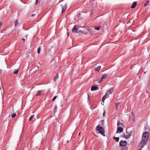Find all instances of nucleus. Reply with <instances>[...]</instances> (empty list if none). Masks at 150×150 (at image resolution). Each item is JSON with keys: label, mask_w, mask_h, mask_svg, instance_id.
Here are the masks:
<instances>
[{"label": "nucleus", "mask_w": 150, "mask_h": 150, "mask_svg": "<svg viewBox=\"0 0 150 150\" xmlns=\"http://www.w3.org/2000/svg\"><path fill=\"white\" fill-rule=\"evenodd\" d=\"M131 136V134L127 132L126 133H123L122 135V137L126 139H128Z\"/></svg>", "instance_id": "20e7f679"}, {"label": "nucleus", "mask_w": 150, "mask_h": 150, "mask_svg": "<svg viewBox=\"0 0 150 150\" xmlns=\"http://www.w3.org/2000/svg\"><path fill=\"white\" fill-rule=\"evenodd\" d=\"M119 144L121 146H124L127 144V142L125 141H121L120 142Z\"/></svg>", "instance_id": "39448f33"}, {"label": "nucleus", "mask_w": 150, "mask_h": 150, "mask_svg": "<svg viewBox=\"0 0 150 150\" xmlns=\"http://www.w3.org/2000/svg\"><path fill=\"white\" fill-rule=\"evenodd\" d=\"M1 86H0V90H1Z\"/></svg>", "instance_id": "58836bf2"}, {"label": "nucleus", "mask_w": 150, "mask_h": 150, "mask_svg": "<svg viewBox=\"0 0 150 150\" xmlns=\"http://www.w3.org/2000/svg\"><path fill=\"white\" fill-rule=\"evenodd\" d=\"M113 138L115 139V140L117 142L119 141V138L118 137H114Z\"/></svg>", "instance_id": "dca6fc26"}, {"label": "nucleus", "mask_w": 150, "mask_h": 150, "mask_svg": "<svg viewBox=\"0 0 150 150\" xmlns=\"http://www.w3.org/2000/svg\"><path fill=\"white\" fill-rule=\"evenodd\" d=\"M37 1H38V0H37V1H36V4H37Z\"/></svg>", "instance_id": "ea45409f"}, {"label": "nucleus", "mask_w": 150, "mask_h": 150, "mask_svg": "<svg viewBox=\"0 0 150 150\" xmlns=\"http://www.w3.org/2000/svg\"><path fill=\"white\" fill-rule=\"evenodd\" d=\"M22 40L24 42H25V39H24V38H23L22 39Z\"/></svg>", "instance_id": "72a5a7b5"}, {"label": "nucleus", "mask_w": 150, "mask_h": 150, "mask_svg": "<svg viewBox=\"0 0 150 150\" xmlns=\"http://www.w3.org/2000/svg\"><path fill=\"white\" fill-rule=\"evenodd\" d=\"M18 71V69H15L14 71L13 74H17Z\"/></svg>", "instance_id": "f3484780"}, {"label": "nucleus", "mask_w": 150, "mask_h": 150, "mask_svg": "<svg viewBox=\"0 0 150 150\" xmlns=\"http://www.w3.org/2000/svg\"><path fill=\"white\" fill-rule=\"evenodd\" d=\"M80 28L79 26H77L76 27V25H75L73 27L72 31V32H75L76 33H81V31L79 30Z\"/></svg>", "instance_id": "7ed1b4c3"}, {"label": "nucleus", "mask_w": 150, "mask_h": 150, "mask_svg": "<svg viewBox=\"0 0 150 150\" xmlns=\"http://www.w3.org/2000/svg\"><path fill=\"white\" fill-rule=\"evenodd\" d=\"M140 146V147L141 148V149H140V150H141V149L143 148V147L144 146L143 145L140 146Z\"/></svg>", "instance_id": "2f4dec72"}, {"label": "nucleus", "mask_w": 150, "mask_h": 150, "mask_svg": "<svg viewBox=\"0 0 150 150\" xmlns=\"http://www.w3.org/2000/svg\"><path fill=\"white\" fill-rule=\"evenodd\" d=\"M100 125H98L96 127V132L104 136L105 135L104 134L105 132L104 129L102 127L100 126Z\"/></svg>", "instance_id": "f03ea898"}, {"label": "nucleus", "mask_w": 150, "mask_h": 150, "mask_svg": "<svg viewBox=\"0 0 150 150\" xmlns=\"http://www.w3.org/2000/svg\"><path fill=\"white\" fill-rule=\"evenodd\" d=\"M57 109V106L56 105L55 106V108H54V112H55V110H56Z\"/></svg>", "instance_id": "c85d7f7f"}, {"label": "nucleus", "mask_w": 150, "mask_h": 150, "mask_svg": "<svg viewBox=\"0 0 150 150\" xmlns=\"http://www.w3.org/2000/svg\"><path fill=\"white\" fill-rule=\"evenodd\" d=\"M34 115H33L31 116L30 117L29 119V121H30L34 117Z\"/></svg>", "instance_id": "aec40b11"}, {"label": "nucleus", "mask_w": 150, "mask_h": 150, "mask_svg": "<svg viewBox=\"0 0 150 150\" xmlns=\"http://www.w3.org/2000/svg\"><path fill=\"white\" fill-rule=\"evenodd\" d=\"M1 72H2V70H1L0 69V74L1 73Z\"/></svg>", "instance_id": "e433bc0d"}, {"label": "nucleus", "mask_w": 150, "mask_h": 150, "mask_svg": "<svg viewBox=\"0 0 150 150\" xmlns=\"http://www.w3.org/2000/svg\"><path fill=\"white\" fill-rule=\"evenodd\" d=\"M103 117H104L105 116V111H104L103 113Z\"/></svg>", "instance_id": "c756f323"}, {"label": "nucleus", "mask_w": 150, "mask_h": 150, "mask_svg": "<svg viewBox=\"0 0 150 150\" xmlns=\"http://www.w3.org/2000/svg\"><path fill=\"white\" fill-rule=\"evenodd\" d=\"M100 28V26L97 27H96L94 29L96 30H98Z\"/></svg>", "instance_id": "a878e982"}, {"label": "nucleus", "mask_w": 150, "mask_h": 150, "mask_svg": "<svg viewBox=\"0 0 150 150\" xmlns=\"http://www.w3.org/2000/svg\"><path fill=\"white\" fill-rule=\"evenodd\" d=\"M2 25V23L1 22L0 23V26H1Z\"/></svg>", "instance_id": "c9c22d12"}, {"label": "nucleus", "mask_w": 150, "mask_h": 150, "mask_svg": "<svg viewBox=\"0 0 150 150\" xmlns=\"http://www.w3.org/2000/svg\"><path fill=\"white\" fill-rule=\"evenodd\" d=\"M35 16V14H32V15H31V17H33V16Z\"/></svg>", "instance_id": "f704fd0d"}, {"label": "nucleus", "mask_w": 150, "mask_h": 150, "mask_svg": "<svg viewBox=\"0 0 150 150\" xmlns=\"http://www.w3.org/2000/svg\"><path fill=\"white\" fill-rule=\"evenodd\" d=\"M137 5V2L136 1L134 2L132 5L131 6V8H134Z\"/></svg>", "instance_id": "9b49d317"}, {"label": "nucleus", "mask_w": 150, "mask_h": 150, "mask_svg": "<svg viewBox=\"0 0 150 150\" xmlns=\"http://www.w3.org/2000/svg\"><path fill=\"white\" fill-rule=\"evenodd\" d=\"M19 24L18 21L17 20H16L15 21V25L16 27Z\"/></svg>", "instance_id": "412c9836"}, {"label": "nucleus", "mask_w": 150, "mask_h": 150, "mask_svg": "<svg viewBox=\"0 0 150 150\" xmlns=\"http://www.w3.org/2000/svg\"><path fill=\"white\" fill-rule=\"evenodd\" d=\"M101 122H102V124H103V120H102V121H101Z\"/></svg>", "instance_id": "4c0bfd02"}, {"label": "nucleus", "mask_w": 150, "mask_h": 150, "mask_svg": "<svg viewBox=\"0 0 150 150\" xmlns=\"http://www.w3.org/2000/svg\"><path fill=\"white\" fill-rule=\"evenodd\" d=\"M120 107V105L119 103L116 104V108L117 110Z\"/></svg>", "instance_id": "a211bd4d"}, {"label": "nucleus", "mask_w": 150, "mask_h": 150, "mask_svg": "<svg viewBox=\"0 0 150 150\" xmlns=\"http://www.w3.org/2000/svg\"><path fill=\"white\" fill-rule=\"evenodd\" d=\"M107 76V74H104L102 75L101 78L102 79H105Z\"/></svg>", "instance_id": "ddd939ff"}, {"label": "nucleus", "mask_w": 150, "mask_h": 150, "mask_svg": "<svg viewBox=\"0 0 150 150\" xmlns=\"http://www.w3.org/2000/svg\"><path fill=\"white\" fill-rule=\"evenodd\" d=\"M105 99L104 98H103V97L102 99V101L104 103V102Z\"/></svg>", "instance_id": "7c9ffc66"}, {"label": "nucleus", "mask_w": 150, "mask_h": 150, "mask_svg": "<svg viewBox=\"0 0 150 150\" xmlns=\"http://www.w3.org/2000/svg\"><path fill=\"white\" fill-rule=\"evenodd\" d=\"M113 88H111L106 93H107L108 95L111 94L113 92Z\"/></svg>", "instance_id": "6e6552de"}, {"label": "nucleus", "mask_w": 150, "mask_h": 150, "mask_svg": "<svg viewBox=\"0 0 150 150\" xmlns=\"http://www.w3.org/2000/svg\"><path fill=\"white\" fill-rule=\"evenodd\" d=\"M131 113H132V116L133 117H134V113H133L132 112H131Z\"/></svg>", "instance_id": "473e14b6"}, {"label": "nucleus", "mask_w": 150, "mask_h": 150, "mask_svg": "<svg viewBox=\"0 0 150 150\" xmlns=\"http://www.w3.org/2000/svg\"><path fill=\"white\" fill-rule=\"evenodd\" d=\"M98 89V87L95 86H93L91 87V91H94Z\"/></svg>", "instance_id": "1a4fd4ad"}, {"label": "nucleus", "mask_w": 150, "mask_h": 150, "mask_svg": "<svg viewBox=\"0 0 150 150\" xmlns=\"http://www.w3.org/2000/svg\"><path fill=\"white\" fill-rule=\"evenodd\" d=\"M61 7L62 9V13L63 12L65 11L67 9V5L66 4H65L64 6H61Z\"/></svg>", "instance_id": "0eeeda50"}, {"label": "nucleus", "mask_w": 150, "mask_h": 150, "mask_svg": "<svg viewBox=\"0 0 150 150\" xmlns=\"http://www.w3.org/2000/svg\"><path fill=\"white\" fill-rule=\"evenodd\" d=\"M149 1H147L145 3L144 6H146L149 3Z\"/></svg>", "instance_id": "393cba45"}, {"label": "nucleus", "mask_w": 150, "mask_h": 150, "mask_svg": "<svg viewBox=\"0 0 150 150\" xmlns=\"http://www.w3.org/2000/svg\"><path fill=\"white\" fill-rule=\"evenodd\" d=\"M108 94L107 93H106L105 95L103 96V98L106 99L108 98Z\"/></svg>", "instance_id": "4468645a"}, {"label": "nucleus", "mask_w": 150, "mask_h": 150, "mask_svg": "<svg viewBox=\"0 0 150 150\" xmlns=\"http://www.w3.org/2000/svg\"><path fill=\"white\" fill-rule=\"evenodd\" d=\"M117 126H120V125H122L121 124H120L119 122H117Z\"/></svg>", "instance_id": "bb28decb"}, {"label": "nucleus", "mask_w": 150, "mask_h": 150, "mask_svg": "<svg viewBox=\"0 0 150 150\" xmlns=\"http://www.w3.org/2000/svg\"><path fill=\"white\" fill-rule=\"evenodd\" d=\"M123 131V129L122 128L120 127H118L117 129V133H120Z\"/></svg>", "instance_id": "423d86ee"}, {"label": "nucleus", "mask_w": 150, "mask_h": 150, "mask_svg": "<svg viewBox=\"0 0 150 150\" xmlns=\"http://www.w3.org/2000/svg\"><path fill=\"white\" fill-rule=\"evenodd\" d=\"M103 79H102V78L101 77V78L100 79H98V83H101V82L102 81Z\"/></svg>", "instance_id": "4be33fe9"}, {"label": "nucleus", "mask_w": 150, "mask_h": 150, "mask_svg": "<svg viewBox=\"0 0 150 150\" xmlns=\"http://www.w3.org/2000/svg\"><path fill=\"white\" fill-rule=\"evenodd\" d=\"M67 35L68 36L69 35V33L68 32L67 33Z\"/></svg>", "instance_id": "a19ab883"}, {"label": "nucleus", "mask_w": 150, "mask_h": 150, "mask_svg": "<svg viewBox=\"0 0 150 150\" xmlns=\"http://www.w3.org/2000/svg\"><path fill=\"white\" fill-rule=\"evenodd\" d=\"M58 79V75L57 73V75H56L54 79V81L55 82Z\"/></svg>", "instance_id": "2eb2a0df"}, {"label": "nucleus", "mask_w": 150, "mask_h": 150, "mask_svg": "<svg viewBox=\"0 0 150 150\" xmlns=\"http://www.w3.org/2000/svg\"><path fill=\"white\" fill-rule=\"evenodd\" d=\"M42 90H39V91H38L36 93L35 96H40V95H41L42 94Z\"/></svg>", "instance_id": "9d476101"}, {"label": "nucleus", "mask_w": 150, "mask_h": 150, "mask_svg": "<svg viewBox=\"0 0 150 150\" xmlns=\"http://www.w3.org/2000/svg\"><path fill=\"white\" fill-rule=\"evenodd\" d=\"M145 132H144L142 134L141 141L140 142V144L141 145H145L147 142L149 137V129L147 125L144 126Z\"/></svg>", "instance_id": "f257e3e1"}, {"label": "nucleus", "mask_w": 150, "mask_h": 150, "mask_svg": "<svg viewBox=\"0 0 150 150\" xmlns=\"http://www.w3.org/2000/svg\"><path fill=\"white\" fill-rule=\"evenodd\" d=\"M87 30L88 31L90 32L91 33V32H92V28H88L87 29Z\"/></svg>", "instance_id": "b1692460"}, {"label": "nucleus", "mask_w": 150, "mask_h": 150, "mask_svg": "<svg viewBox=\"0 0 150 150\" xmlns=\"http://www.w3.org/2000/svg\"><path fill=\"white\" fill-rule=\"evenodd\" d=\"M11 115L12 117L13 118L16 116V114L15 113H13V114H11Z\"/></svg>", "instance_id": "5701e85b"}, {"label": "nucleus", "mask_w": 150, "mask_h": 150, "mask_svg": "<svg viewBox=\"0 0 150 150\" xmlns=\"http://www.w3.org/2000/svg\"><path fill=\"white\" fill-rule=\"evenodd\" d=\"M37 52L38 54H39L40 52V47H38Z\"/></svg>", "instance_id": "6ab92c4d"}, {"label": "nucleus", "mask_w": 150, "mask_h": 150, "mask_svg": "<svg viewBox=\"0 0 150 150\" xmlns=\"http://www.w3.org/2000/svg\"><path fill=\"white\" fill-rule=\"evenodd\" d=\"M100 68H101V66H98L97 68H96L95 69V70L97 71H99V70H100Z\"/></svg>", "instance_id": "f8f14e48"}, {"label": "nucleus", "mask_w": 150, "mask_h": 150, "mask_svg": "<svg viewBox=\"0 0 150 150\" xmlns=\"http://www.w3.org/2000/svg\"><path fill=\"white\" fill-rule=\"evenodd\" d=\"M57 96H54V97L53 98V99H52V101H54L55 100V99H56V98H57Z\"/></svg>", "instance_id": "cd10ccee"}]
</instances>
